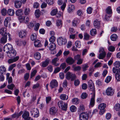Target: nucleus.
<instances>
[{
	"label": "nucleus",
	"mask_w": 120,
	"mask_h": 120,
	"mask_svg": "<svg viewBox=\"0 0 120 120\" xmlns=\"http://www.w3.org/2000/svg\"><path fill=\"white\" fill-rule=\"evenodd\" d=\"M72 102L74 104H77L79 102V99L77 98H74L72 99Z\"/></svg>",
	"instance_id": "obj_39"
},
{
	"label": "nucleus",
	"mask_w": 120,
	"mask_h": 120,
	"mask_svg": "<svg viewBox=\"0 0 120 120\" xmlns=\"http://www.w3.org/2000/svg\"><path fill=\"white\" fill-rule=\"evenodd\" d=\"M7 11L5 8L3 9L1 11L2 14L3 16L7 14Z\"/></svg>",
	"instance_id": "obj_51"
},
{
	"label": "nucleus",
	"mask_w": 120,
	"mask_h": 120,
	"mask_svg": "<svg viewBox=\"0 0 120 120\" xmlns=\"http://www.w3.org/2000/svg\"><path fill=\"white\" fill-rule=\"evenodd\" d=\"M106 93L108 96H112L114 93V91L111 87H108L106 90Z\"/></svg>",
	"instance_id": "obj_7"
},
{
	"label": "nucleus",
	"mask_w": 120,
	"mask_h": 120,
	"mask_svg": "<svg viewBox=\"0 0 120 120\" xmlns=\"http://www.w3.org/2000/svg\"><path fill=\"white\" fill-rule=\"evenodd\" d=\"M46 2L49 5H52L54 2L53 0H46Z\"/></svg>",
	"instance_id": "obj_55"
},
{
	"label": "nucleus",
	"mask_w": 120,
	"mask_h": 120,
	"mask_svg": "<svg viewBox=\"0 0 120 120\" xmlns=\"http://www.w3.org/2000/svg\"><path fill=\"white\" fill-rule=\"evenodd\" d=\"M70 110L72 112H75L77 110V108L74 105L71 106L70 107Z\"/></svg>",
	"instance_id": "obj_42"
},
{
	"label": "nucleus",
	"mask_w": 120,
	"mask_h": 120,
	"mask_svg": "<svg viewBox=\"0 0 120 120\" xmlns=\"http://www.w3.org/2000/svg\"><path fill=\"white\" fill-rule=\"evenodd\" d=\"M37 38V35L34 33L32 34L30 36L31 39L32 41H34Z\"/></svg>",
	"instance_id": "obj_32"
},
{
	"label": "nucleus",
	"mask_w": 120,
	"mask_h": 120,
	"mask_svg": "<svg viewBox=\"0 0 120 120\" xmlns=\"http://www.w3.org/2000/svg\"><path fill=\"white\" fill-rule=\"evenodd\" d=\"M40 26V24L39 23H37L35 25V27H34V30L35 31H37L38 30Z\"/></svg>",
	"instance_id": "obj_63"
},
{
	"label": "nucleus",
	"mask_w": 120,
	"mask_h": 120,
	"mask_svg": "<svg viewBox=\"0 0 120 120\" xmlns=\"http://www.w3.org/2000/svg\"><path fill=\"white\" fill-rule=\"evenodd\" d=\"M78 114L79 120H88L89 118H91L92 116V114L90 111H89L88 113L83 112Z\"/></svg>",
	"instance_id": "obj_1"
},
{
	"label": "nucleus",
	"mask_w": 120,
	"mask_h": 120,
	"mask_svg": "<svg viewBox=\"0 0 120 120\" xmlns=\"http://www.w3.org/2000/svg\"><path fill=\"white\" fill-rule=\"evenodd\" d=\"M48 47L49 48V50H54L56 48V46L54 43H51L49 44Z\"/></svg>",
	"instance_id": "obj_18"
},
{
	"label": "nucleus",
	"mask_w": 120,
	"mask_h": 120,
	"mask_svg": "<svg viewBox=\"0 0 120 120\" xmlns=\"http://www.w3.org/2000/svg\"><path fill=\"white\" fill-rule=\"evenodd\" d=\"M29 113L28 112H25L22 115V117L25 120H26L29 117Z\"/></svg>",
	"instance_id": "obj_22"
},
{
	"label": "nucleus",
	"mask_w": 120,
	"mask_h": 120,
	"mask_svg": "<svg viewBox=\"0 0 120 120\" xmlns=\"http://www.w3.org/2000/svg\"><path fill=\"white\" fill-rule=\"evenodd\" d=\"M35 14L36 17L38 18L40 15V11L39 10H36L35 11Z\"/></svg>",
	"instance_id": "obj_47"
},
{
	"label": "nucleus",
	"mask_w": 120,
	"mask_h": 120,
	"mask_svg": "<svg viewBox=\"0 0 120 120\" xmlns=\"http://www.w3.org/2000/svg\"><path fill=\"white\" fill-rule=\"evenodd\" d=\"M22 3L20 1L17 0L15 1V6L16 8H20L21 6Z\"/></svg>",
	"instance_id": "obj_19"
},
{
	"label": "nucleus",
	"mask_w": 120,
	"mask_h": 120,
	"mask_svg": "<svg viewBox=\"0 0 120 120\" xmlns=\"http://www.w3.org/2000/svg\"><path fill=\"white\" fill-rule=\"evenodd\" d=\"M113 73L115 75L116 79L118 81H120V69L113 67L112 69Z\"/></svg>",
	"instance_id": "obj_2"
},
{
	"label": "nucleus",
	"mask_w": 120,
	"mask_h": 120,
	"mask_svg": "<svg viewBox=\"0 0 120 120\" xmlns=\"http://www.w3.org/2000/svg\"><path fill=\"white\" fill-rule=\"evenodd\" d=\"M30 11V10L29 8H26L24 12L25 14L26 15H28Z\"/></svg>",
	"instance_id": "obj_57"
},
{
	"label": "nucleus",
	"mask_w": 120,
	"mask_h": 120,
	"mask_svg": "<svg viewBox=\"0 0 120 120\" xmlns=\"http://www.w3.org/2000/svg\"><path fill=\"white\" fill-rule=\"evenodd\" d=\"M49 86L52 89L55 88L58 86V82L56 80L52 79L50 82Z\"/></svg>",
	"instance_id": "obj_8"
},
{
	"label": "nucleus",
	"mask_w": 120,
	"mask_h": 120,
	"mask_svg": "<svg viewBox=\"0 0 120 120\" xmlns=\"http://www.w3.org/2000/svg\"><path fill=\"white\" fill-rule=\"evenodd\" d=\"M72 66L74 68V69L75 71H79L81 69V67L80 66H78L74 67V66L73 65Z\"/></svg>",
	"instance_id": "obj_49"
},
{
	"label": "nucleus",
	"mask_w": 120,
	"mask_h": 120,
	"mask_svg": "<svg viewBox=\"0 0 120 120\" xmlns=\"http://www.w3.org/2000/svg\"><path fill=\"white\" fill-rule=\"evenodd\" d=\"M16 53L15 52L14 54L10 52L8 53L7 54V56L11 59H9L8 60H18L19 58V56H16L15 57L16 55Z\"/></svg>",
	"instance_id": "obj_6"
},
{
	"label": "nucleus",
	"mask_w": 120,
	"mask_h": 120,
	"mask_svg": "<svg viewBox=\"0 0 120 120\" xmlns=\"http://www.w3.org/2000/svg\"><path fill=\"white\" fill-rule=\"evenodd\" d=\"M23 14L22 10L19 9L18 10L15 12V14L18 16H20L22 15Z\"/></svg>",
	"instance_id": "obj_28"
},
{
	"label": "nucleus",
	"mask_w": 120,
	"mask_h": 120,
	"mask_svg": "<svg viewBox=\"0 0 120 120\" xmlns=\"http://www.w3.org/2000/svg\"><path fill=\"white\" fill-rule=\"evenodd\" d=\"M10 19V18L9 17H7L5 18L4 21V25L5 26H8L9 21Z\"/></svg>",
	"instance_id": "obj_37"
},
{
	"label": "nucleus",
	"mask_w": 120,
	"mask_h": 120,
	"mask_svg": "<svg viewBox=\"0 0 120 120\" xmlns=\"http://www.w3.org/2000/svg\"><path fill=\"white\" fill-rule=\"evenodd\" d=\"M75 10V7L74 5H70L69 6L68 9V12L69 13L73 12Z\"/></svg>",
	"instance_id": "obj_25"
},
{
	"label": "nucleus",
	"mask_w": 120,
	"mask_h": 120,
	"mask_svg": "<svg viewBox=\"0 0 120 120\" xmlns=\"http://www.w3.org/2000/svg\"><path fill=\"white\" fill-rule=\"evenodd\" d=\"M88 67V66L87 64H84L83 65L82 68L83 71H86L87 70V68Z\"/></svg>",
	"instance_id": "obj_62"
},
{
	"label": "nucleus",
	"mask_w": 120,
	"mask_h": 120,
	"mask_svg": "<svg viewBox=\"0 0 120 120\" xmlns=\"http://www.w3.org/2000/svg\"><path fill=\"white\" fill-rule=\"evenodd\" d=\"M64 102L62 101H60L58 102V104L59 107L60 108L61 107V109H65L63 107V105H64Z\"/></svg>",
	"instance_id": "obj_29"
},
{
	"label": "nucleus",
	"mask_w": 120,
	"mask_h": 120,
	"mask_svg": "<svg viewBox=\"0 0 120 120\" xmlns=\"http://www.w3.org/2000/svg\"><path fill=\"white\" fill-rule=\"evenodd\" d=\"M87 96V94L86 93H83L81 94V98L83 99L86 98Z\"/></svg>",
	"instance_id": "obj_60"
},
{
	"label": "nucleus",
	"mask_w": 120,
	"mask_h": 120,
	"mask_svg": "<svg viewBox=\"0 0 120 120\" xmlns=\"http://www.w3.org/2000/svg\"><path fill=\"white\" fill-rule=\"evenodd\" d=\"M15 86V85L13 84H11L8 85L7 86V87L9 89L12 90H13Z\"/></svg>",
	"instance_id": "obj_48"
},
{
	"label": "nucleus",
	"mask_w": 120,
	"mask_h": 120,
	"mask_svg": "<svg viewBox=\"0 0 120 120\" xmlns=\"http://www.w3.org/2000/svg\"><path fill=\"white\" fill-rule=\"evenodd\" d=\"M88 86L91 89V90L93 92V93L95 92V87L94 85V83L93 82V81L91 80H90L88 81Z\"/></svg>",
	"instance_id": "obj_11"
},
{
	"label": "nucleus",
	"mask_w": 120,
	"mask_h": 120,
	"mask_svg": "<svg viewBox=\"0 0 120 120\" xmlns=\"http://www.w3.org/2000/svg\"><path fill=\"white\" fill-rule=\"evenodd\" d=\"M85 107L84 105L80 104L78 108V114L81 113L85 110Z\"/></svg>",
	"instance_id": "obj_14"
},
{
	"label": "nucleus",
	"mask_w": 120,
	"mask_h": 120,
	"mask_svg": "<svg viewBox=\"0 0 120 120\" xmlns=\"http://www.w3.org/2000/svg\"><path fill=\"white\" fill-rule=\"evenodd\" d=\"M113 65L116 68H118L120 66V62L119 61H116L113 63Z\"/></svg>",
	"instance_id": "obj_40"
},
{
	"label": "nucleus",
	"mask_w": 120,
	"mask_h": 120,
	"mask_svg": "<svg viewBox=\"0 0 120 120\" xmlns=\"http://www.w3.org/2000/svg\"><path fill=\"white\" fill-rule=\"evenodd\" d=\"M25 17L24 16H19V19L20 20V22H22L24 23V21H25Z\"/></svg>",
	"instance_id": "obj_56"
},
{
	"label": "nucleus",
	"mask_w": 120,
	"mask_h": 120,
	"mask_svg": "<svg viewBox=\"0 0 120 120\" xmlns=\"http://www.w3.org/2000/svg\"><path fill=\"white\" fill-rule=\"evenodd\" d=\"M34 45L35 47H40L42 46L41 41L38 40L35 41L34 42Z\"/></svg>",
	"instance_id": "obj_15"
},
{
	"label": "nucleus",
	"mask_w": 120,
	"mask_h": 120,
	"mask_svg": "<svg viewBox=\"0 0 120 120\" xmlns=\"http://www.w3.org/2000/svg\"><path fill=\"white\" fill-rule=\"evenodd\" d=\"M57 42L59 45H62L66 44L67 42V41L65 38L60 37L58 38Z\"/></svg>",
	"instance_id": "obj_5"
},
{
	"label": "nucleus",
	"mask_w": 120,
	"mask_h": 120,
	"mask_svg": "<svg viewBox=\"0 0 120 120\" xmlns=\"http://www.w3.org/2000/svg\"><path fill=\"white\" fill-rule=\"evenodd\" d=\"M91 94H92V95L91 96L89 104L90 107H93L94 105L95 104V93H91Z\"/></svg>",
	"instance_id": "obj_10"
},
{
	"label": "nucleus",
	"mask_w": 120,
	"mask_h": 120,
	"mask_svg": "<svg viewBox=\"0 0 120 120\" xmlns=\"http://www.w3.org/2000/svg\"><path fill=\"white\" fill-rule=\"evenodd\" d=\"M106 12L108 14H110L112 13V10L111 9V7L110 6H109L106 9Z\"/></svg>",
	"instance_id": "obj_41"
},
{
	"label": "nucleus",
	"mask_w": 120,
	"mask_h": 120,
	"mask_svg": "<svg viewBox=\"0 0 120 120\" xmlns=\"http://www.w3.org/2000/svg\"><path fill=\"white\" fill-rule=\"evenodd\" d=\"M31 115L34 117H37L39 115L38 110L37 108H34L30 110Z\"/></svg>",
	"instance_id": "obj_4"
},
{
	"label": "nucleus",
	"mask_w": 120,
	"mask_h": 120,
	"mask_svg": "<svg viewBox=\"0 0 120 120\" xmlns=\"http://www.w3.org/2000/svg\"><path fill=\"white\" fill-rule=\"evenodd\" d=\"M84 39L85 40H88L89 39L90 35L87 33H85L84 34Z\"/></svg>",
	"instance_id": "obj_44"
},
{
	"label": "nucleus",
	"mask_w": 120,
	"mask_h": 120,
	"mask_svg": "<svg viewBox=\"0 0 120 120\" xmlns=\"http://www.w3.org/2000/svg\"><path fill=\"white\" fill-rule=\"evenodd\" d=\"M34 57L35 59L38 60L41 58V54L38 52H37L35 53Z\"/></svg>",
	"instance_id": "obj_27"
},
{
	"label": "nucleus",
	"mask_w": 120,
	"mask_h": 120,
	"mask_svg": "<svg viewBox=\"0 0 120 120\" xmlns=\"http://www.w3.org/2000/svg\"><path fill=\"white\" fill-rule=\"evenodd\" d=\"M96 30L95 29H93L90 31V34L92 36L95 35L96 34Z\"/></svg>",
	"instance_id": "obj_38"
},
{
	"label": "nucleus",
	"mask_w": 120,
	"mask_h": 120,
	"mask_svg": "<svg viewBox=\"0 0 120 120\" xmlns=\"http://www.w3.org/2000/svg\"><path fill=\"white\" fill-rule=\"evenodd\" d=\"M49 63V60H45L42 62V66L44 67H45L48 65Z\"/></svg>",
	"instance_id": "obj_43"
},
{
	"label": "nucleus",
	"mask_w": 120,
	"mask_h": 120,
	"mask_svg": "<svg viewBox=\"0 0 120 120\" xmlns=\"http://www.w3.org/2000/svg\"><path fill=\"white\" fill-rule=\"evenodd\" d=\"M16 42L18 45L19 46L21 45L22 44V41L21 40L17 39L16 41Z\"/></svg>",
	"instance_id": "obj_64"
},
{
	"label": "nucleus",
	"mask_w": 120,
	"mask_h": 120,
	"mask_svg": "<svg viewBox=\"0 0 120 120\" xmlns=\"http://www.w3.org/2000/svg\"><path fill=\"white\" fill-rule=\"evenodd\" d=\"M58 12V10L57 8L53 9L51 11L50 14L52 16H54L56 15Z\"/></svg>",
	"instance_id": "obj_35"
},
{
	"label": "nucleus",
	"mask_w": 120,
	"mask_h": 120,
	"mask_svg": "<svg viewBox=\"0 0 120 120\" xmlns=\"http://www.w3.org/2000/svg\"><path fill=\"white\" fill-rule=\"evenodd\" d=\"M57 26L59 28H60L62 26V21L59 20H57L56 22Z\"/></svg>",
	"instance_id": "obj_34"
},
{
	"label": "nucleus",
	"mask_w": 120,
	"mask_h": 120,
	"mask_svg": "<svg viewBox=\"0 0 120 120\" xmlns=\"http://www.w3.org/2000/svg\"><path fill=\"white\" fill-rule=\"evenodd\" d=\"M112 77L110 76H108L105 79V81L107 83H109L111 81Z\"/></svg>",
	"instance_id": "obj_53"
},
{
	"label": "nucleus",
	"mask_w": 120,
	"mask_h": 120,
	"mask_svg": "<svg viewBox=\"0 0 120 120\" xmlns=\"http://www.w3.org/2000/svg\"><path fill=\"white\" fill-rule=\"evenodd\" d=\"M62 52L61 50H60L58 52V53L56 55V57L53 60H59V56L62 53Z\"/></svg>",
	"instance_id": "obj_33"
},
{
	"label": "nucleus",
	"mask_w": 120,
	"mask_h": 120,
	"mask_svg": "<svg viewBox=\"0 0 120 120\" xmlns=\"http://www.w3.org/2000/svg\"><path fill=\"white\" fill-rule=\"evenodd\" d=\"M37 71L36 70H34L32 72L30 75V78H32L34 76L37 72Z\"/></svg>",
	"instance_id": "obj_61"
},
{
	"label": "nucleus",
	"mask_w": 120,
	"mask_h": 120,
	"mask_svg": "<svg viewBox=\"0 0 120 120\" xmlns=\"http://www.w3.org/2000/svg\"><path fill=\"white\" fill-rule=\"evenodd\" d=\"M60 98L62 100H67L68 98V96L65 94H62L60 96Z\"/></svg>",
	"instance_id": "obj_31"
},
{
	"label": "nucleus",
	"mask_w": 120,
	"mask_h": 120,
	"mask_svg": "<svg viewBox=\"0 0 120 120\" xmlns=\"http://www.w3.org/2000/svg\"><path fill=\"white\" fill-rule=\"evenodd\" d=\"M26 31L24 30L21 31L19 33V37L21 38L25 37L26 35Z\"/></svg>",
	"instance_id": "obj_17"
},
{
	"label": "nucleus",
	"mask_w": 120,
	"mask_h": 120,
	"mask_svg": "<svg viewBox=\"0 0 120 120\" xmlns=\"http://www.w3.org/2000/svg\"><path fill=\"white\" fill-rule=\"evenodd\" d=\"M75 45L76 47L78 48H80L81 46L80 42L79 41H76L75 42Z\"/></svg>",
	"instance_id": "obj_50"
},
{
	"label": "nucleus",
	"mask_w": 120,
	"mask_h": 120,
	"mask_svg": "<svg viewBox=\"0 0 120 120\" xmlns=\"http://www.w3.org/2000/svg\"><path fill=\"white\" fill-rule=\"evenodd\" d=\"M106 106V105L105 103H101L98 105V109L100 110L105 109Z\"/></svg>",
	"instance_id": "obj_26"
},
{
	"label": "nucleus",
	"mask_w": 120,
	"mask_h": 120,
	"mask_svg": "<svg viewBox=\"0 0 120 120\" xmlns=\"http://www.w3.org/2000/svg\"><path fill=\"white\" fill-rule=\"evenodd\" d=\"M0 33L3 36H5L6 34H7V36L8 34L9 37V40H11V35L9 33L7 34L6 33V29L4 28H2L0 30Z\"/></svg>",
	"instance_id": "obj_12"
},
{
	"label": "nucleus",
	"mask_w": 120,
	"mask_h": 120,
	"mask_svg": "<svg viewBox=\"0 0 120 120\" xmlns=\"http://www.w3.org/2000/svg\"><path fill=\"white\" fill-rule=\"evenodd\" d=\"M52 63L53 65L56 66H58L59 64L57 60H52Z\"/></svg>",
	"instance_id": "obj_54"
},
{
	"label": "nucleus",
	"mask_w": 120,
	"mask_h": 120,
	"mask_svg": "<svg viewBox=\"0 0 120 120\" xmlns=\"http://www.w3.org/2000/svg\"><path fill=\"white\" fill-rule=\"evenodd\" d=\"M66 78L68 79L69 80L71 79V81H73L77 78L76 75L75 74L68 72L66 73Z\"/></svg>",
	"instance_id": "obj_3"
},
{
	"label": "nucleus",
	"mask_w": 120,
	"mask_h": 120,
	"mask_svg": "<svg viewBox=\"0 0 120 120\" xmlns=\"http://www.w3.org/2000/svg\"><path fill=\"white\" fill-rule=\"evenodd\" d=\"M80 83V81L79 80L77 79H75L74 81V84L75 86H78L79 84Z\"/></svg>",
	"instance_id": "obj_58"
},
{
	"label": "nucleus",
	"mask_w": 120,
	"mask_h": 120,
	"mask_svg": "<svg viewBox=\"0 0 120 120\" xmlns=\"http://www.w3.org/2000/svg\"><path fill=\"white\" fill-rule=\"evenodd\" d=\"M6 71L5 68L4 66H1L0 67V74H5Z\"/></svg>",
	"instance_id": "obj_20"
},
{
	"label": "nucleus",
	"mask_w": 120,
	"mask_h": 120,
	"mask_svg": "<svg viewBox=\"0 0 120 120\" xmlns=\"http://www.w3.org/2000/svg\"><path fill=\"white\" fill-rule=\"evenodd\" d=\"M55 38L54 36H51L49 39V41L51 43H53L55 41Z\"/></svg>",
	"instance_id": "obj_52"
},
{
	"label": "nucleus",
	"mask_w": 120,
	"mask_h": 120,
	"mask_svg": "<svg viewBox=\"0 0 120 120\" xmlns=\"http://www.w3.org/2000/svg\"><path fill=\"white\" fill-rule=\"evenodd\" d=\"M110 38L112 41H115L117 39V36L116 34H113L111 35Z\"/></svg>",
	"instance_id": "obj_36"
},
{
	"label": "nucleus",
	"mask_w": 120,
	"mask_h": 120,
	"mask_svg": "<svg viewBox=\"0 0 120 120\" xmlns=\"http://www.w3.org/2000/svg\"><path fill=\"white\" fill-rule=\"evenodd\" d=\"M115 109L116 111H118L120 110V104H115Z\"/></svg>",
	"instance_id": "obj_45"
},
{
	"label": "nucleus",
	"mask_w": 120,
	"mask_h": 120,
	"mask_svg": "<svg viewBox=\"0 0 120 120\" xmlns=\"http://www.w3.org/2000/svg\"><path fill=\"white\" fill-rule=\"evenodd\" d=\"M8 14L10 16H12L15 13V11L13 9H9L7 11Z\"/></svg>",
	"instance_id": "obj_23"
},
{
	"label": "nucleus",
	"mask_w": 120,
	"mask_h": 120,
	"mask_svg": "<svg viewBox=\"0 0 120 120\" xmlns=\"http://www.w3.org/2000/svg\"><path fill=\"white\" fill-rule=\"evenodd\" d=\"M7 34H6L5 35V36H3L1 38L0 42L2 43H5L7 41Z\"/></svg>",
	"instance_id": "obj_24"
},
{
	"label": "nucleus",
	"mask_w": 120,
	"mask_h": 120,
	"mask_svg": "<svg viewBox=\"0 0 120 120\" xmlns=\"http://www.w3.org/2000/svg\"><path fill=\"white\" fill-rule=\"evenodd\" d=\"M78 19L77 18H75L72 21V25L73 26H76L78 24Z\"/></svg>",
	"instance_id": "obj_21"
},
{
	"label": "nucleus",
	"mask_w": 120,
	"mask_h": 120,
	"mask_svg": "<svg viewBox=\"0 0 120 120\" xmlns=\"http://www.w3.org/2000/svg\"><path fill=\"white\" fill-rule=\"evenodd\" d=\"M16 66V65L15 64H11L9 67L8 69V71L11 70L14 68Z\"/></svg>",
	"instance_id": "obj_59"
},
{
	"label": "nucleus",
	"mask_w": 120,
	"mask_h": 120,
	"mask_svg": "<svg viewBox=\"0 0 120 120\" xmlns=\"http://www.w3.org/2000/svg\"><path fill=\"white\" fill-rule=\"evenodd\" d=\"M115 48L112 46H109L108 49L110 51L113 52L115 50Z\"/></svg>",
	"instance_id": "obj_46"
},
{
	"label": "nucleus",
	"mask_w": 120,
	"mask_h": 120,
	"mask_svg": "<svg viewBox=\"0 0 120 120\" xmlns=\"http://www.w3.org/2000/svg\"><path fill=\"white\" fill-rule=\"evenodd\" d=\"M100 21L96 19L94 22V25L96 28L99 29L100 27Z\"/></svg>",
	"instance_id": "obj_13"
},
{
	"label": "nucleus",
	"mask_w": 120,
	"mask_h": 120,
	"mask_svg": "<svg viewBox=\"0 0 120 120\" xmlns=\"http://www.w3.org/2000/svg\"><path fill=\"white\" fill-rule=\"evenodd\" d=\"M106 55V53H100L98 56V58L99 59H103L105 57Z\"/></svg>",
	"instance_id": "obj_30"
},
{
	"label": "nucleus",
	"mask_w": 120,
	"mask_h": 120,
	"mask_svg": "<svg viewBox=\"0 0 120 120\" xmlns=\"http://www.w3.org/2000/svg\"><path fill=\"white\" fill-rule=\"evenodd\" d=\"M57 111V110L55 107H52L49 109V113L50 114L52 115H55Z\"/></svg>",
	"instance_id": "obj_16"
},
{
	"label": "nucleus",
	"mask_w": 120,
	"mask_h": 120,
	"mask_svg": "<svg viewBox=\"0 0 120 120\" xmlns=\"http://www.w3.org/2000/svg\"><path fill=\"white\" fill-rule=\"evenodd\" d=\"M12 46L11 44H8L5 45L4 47V50L7 54L12 49Z\"/></svg>",
	"instance_id": "obj_9"
}]
</instances>
